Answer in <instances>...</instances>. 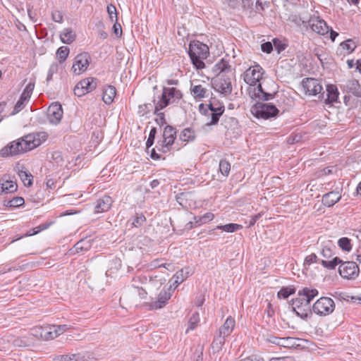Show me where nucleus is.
<instances>
[{"mask_svg": "<svg viewBox=\"0 0 361 361\" xmlns=\"http://www.w3.org/2000/svg\"><path fill=\"white\" fill-rule=\"evenodd\" d=\"M176 129L171 126H166L163 132V140L161 141V150L162 152L166 153L169 151V147L174 143L176 138Z\"/></svg>", "mask_w": 361, "mask_h": 361, "instance_id": "nucleus-10", "label": "nucleus"}, {"mask_svg": "<svg viewBox=\"0 0 361 361\" xmlns=\"http://www.w3.org/2000/svg\"><path fill=\"white\" fill-rule=\"evenodd\" d=\"M69 53L70 49L68 47L63 46L59 47L56 51V56L58 58L59 63H63L68 56Z\"/></svg>", "mask_w": 361, "mask_h": 361, "instance_id": "nucleus-39", "label": "nucleus"}, {"mask_svg": "<svg viewBox=\"0 0 361 361\" xmlns=\"http://www.w3.org/2000/svg\"><path fill=\"white\" fill-rule=\"evenodd\" d=\"M182 97L181 91L176 87H164L159 100H155L156 110H162L170 104H178Z\"/></svg>", "mask_w": 361, "mask_h": 361, "instance_id": "nucleus-3", "label": "nucleus"}, {"mask_svg": "<svg viewBox=\"0 0 361 361\" xmlns=\"http://www.w3.org/2000/svg\"><path fill=\"white\" fill-rule=\"evenodd\" d=\"M335 309V304L334 300L328 297H322L318 299L312 306V311L320 316H326L331 312Z\"/></svg>", "mask_w": 361, "mask_h": 361, "instance_id": "nucleus-5", "label": "nucleus"}, {"mask_svg": "<svg viewBox=\"0 0 361 361\" xmlns=\"http://www.w3.org/2000/svg\"><path fill=\"white\" fill-rule=\"evenodd\" d=\"M31 336H32V334H30L29 336H25L23 337L14 338L12 341V343L15 347H18V348L29 347L33 343V340H32V338Z\"/></svg>", "mask_w": 361, "mask_h": 361, "instance_id": "nucleus-25", "label": "nucleus"}, {"mask_svg": "<svg viewBox=\"0 0 361 361\" xmlns=\"http://www.w3.org/2000/svg\"><path fill=\"white\" fill-rule=\"evenodd\" d=\"M131 221L133 226L138 228L142 226L146 221V217L142 213H136L135 215L131 218Z\"/></svg>", "mask_w": 361, "mask_h": 361, "instance_id": "nucleus-41", "label": "nucleus"}, {"mask_svg": "<svg viewBox=\"0 0 361 361\" xmlns=\"http://www.w3.org/2000/svg\"><path fill=\"white\" fill-rule=\"evenodd\" d=\"M300 341V339L293 337L281 338L280 346L287 348H295L300 345L298 343Z\"/></svg>", "mask_w": 361, "mask_h": 361, "instance_id": "nucleus-33", "label": "nucleus"}, {"mask_svg": "<svg viewBox=\"0 0 361 361\" xmlns=\"http://www.w3.org/2000/svg\"><path fill=\"white\" fill-rule=\"evenodd\" d=\"M222 110L219 109L218 113H212V112H207V116H210L211 120L209 122L207 123V125L208 126H213L216 125L219 121V118L221 116H222Z\"/></svg>", "mask_w": 361, "mask_h": 361, "instance_id": "nucleus-49", "label": "nucleus"}, {"mask_svg": "<svg viewBox=\"0 0 361 361\" xmlns=\"http://www.w3.org/2000/svg\"><path fill=\"white\" fill-rule=\"evenodd\" d=\"M195 132L190 128L183 129L179 135V139L185 142H192L195 140Z\"/></svg>", "mask_w": 361, "mask_h": 361, "instance_id": "nucleus-28", "label": "nucleus"}, {"mask_svg": "<svg viewBox=\"0 0 361 361\" xmlns=\"http://www.w3.org/2000/svg\"><path fill=\"white\" fill-rule=\"evenodd\" d=\"M320 254L324 259H329L334 257V252L330 247L325 245L322 249Z\"/></svg>", "mask_w": 361, "mask_h": 361, "instance_id": "nucleus-54", "label": "nucleus"}, {"mask_svg": "<svg viewBox=\"0 0 361 361\" xmlns=\"http://www.w3.org/2000/svg\"><path fill=\"white\" fill-rule=\"evenodd\" d=\"M225 338L226 336L221 335L218 332V335L215 336L211 345L214 351L219 352L221 350L225 343Z\"/></svg>", "mask_w": 361, "mask_h": 361, "instance_id": "nucleus-35", "label": "nucleus"}, {"mask_svg": "<svg viewBox=\"0 0 361 361\" xmlns=\"http://www.w3.org/2000/svg\"><path fill=\"white\" fill-rule=\"evenodd\" d=\"M52 20L56 23H62L63 21V15L59 11H54L51 13Z\"/></svg>", "mask_w": 361, "mask_h": 361, "instance_id": "nucleus-64", "label": "nucleus"}, {"mask_svg": "<svg viewBox=\"0 0 361 361\" xmlns=\"http://www.w3.org/2000/svg\"><path fill=\"white\" fill-rule=\"evenodd\" d=\"M341 198V195L338 191H331L323 195L322 203L326 207H332L337 203Z\"/></svg>", "mask_w": 361, "mask_h": 361, "instance_id": "nucleus-19", "label": "nucleus"}, {"mask_svg": "<svg viewBox=\"0 0 361 361\" xmlns=\"http://www.w3.org/2000/svg\"><path fill=\"white\" fill-rule=\"evenodd\" d=\"M25 200L22 197H16L12 200H8L6 204V206L8 207H18L24 204Z\"/></svg>", "mask_w": 361, "mask_h": 361, "instance_id": "nucleus-51", "label": "nucleus"}, {"mask_svg": "<svg viewBox=\"0 0 361 361\" xmlns=\"http://www.w3.org/2000/svg\"><path fill=\"white\" fill-rule=\"evenodd\" d=\"M242 227L243 226L240 224L231 223L226 225L217 226L216 228L224 231L228 233H233L238 230H240V228H242Z\"/></svg>", "mask_w": 361, "mask_h": 361, "instance_id": "nucleus-40", "label": "nucleus"}, {"mask_svg": "<svg viewBox=\"0 0 361 361\" xmlns=\"http://www.w3.org/2000/svg\"><path fill=\"white\" fill-rule=\"evenodd\" d=\"M59 71V65L57 63H53L51 64L47 77V82H49L52 80L53 75L54 73H57Z\"/></svg>", "mask_w": 361, "mask_h": 361, "instance_id": "nucleus-56", "label": "nucleus"}, {"mask_svg": "<svg viewBox=\"0 0 361 361\" xmlns=\"http://www.w3.org/2000/svg\"><path fill=\"white\" fill-rule=\"evenodd\" d=\"M304 296H298L291 300L293 310L296 315L302 319H307L312 315V310L310 304H305Z\"/></svg>", "mask_w": 361, "mask_h": 361, "instance_id": "nucleus-6", "label": "nucleus"}, {"mask_svg": "<svg viewBox=\"0 0 361 361\" xmlns=\"http://www.w3.org/2000/svg\"><path fill=\"white\" fill-rule=\"evenodd\" d=\"M319 291L316 288L305 287L298 292V296H304L305 304H310L311 301L318 295Z\"/></svg>", "mask_w": 361, "mask_h": 361, "instance_id": "nucleus-24", "label": "nucleus"}, {"mask_svg": "<svg viewBox=\"0 0 361 361\" xmlns=\"http://www.w3.org/2000/svg\"><path fill=\"white\" fill-rule=\"evenodd\" d=\"M338 273L341 277L346 279H355L360 273V269L355 262H343L338 267Z\"/></svg>", "mask_w": 361, "mask_h": 361, "instance_id": "nucleus-7", "label": "nucleus"}, {"mask_svg": "<svg viewBox=\"0 0 361 361\" xmlns=\"http://www.w3.org/2000/svg\"><path fill=\"white\" fill-rule=\"evenodd\" d=\"M301 84L305 92L310 95H317L322 90L319 81L313 78H304Z\"/></svg>", "mask_w": 361, "mask_h": 361, "instance_id": "nucleus-12", "label": "nucleus"}, {"mask_svg": "<svg viewBox=\"0 0 361 361\" xmlns=\"http://www.w3.org/2000/svg\"><path fill=\"white\" fill-rule=\"evenodd\" d=\"M251 112L258 118L269 119L276 116L279 111L274 104L257 102L251 107Z\"/></svg>", "mask_w": 361, "mask_h": 361, "instance_id": "nucleus-4", "label": "nucleus"}, {"mask_svg": "<svg viewBox=\"0 0 361 361\" xmlns=\"http://www.w3.org/2000/svg\"><path fill=\"white\" fill-rule=\"evenodd\" d=\"M63 111L59 102L52 103L47 110V118L52 124H58L63 117Z\"/></svg>", "mask_w": 361, "mask_h": 361, "instance_id": "nucleus-13", "label": "nucleus"}, {"mask_svg": "<svg viewBox=\"0 0 361 361\" xmlns=\"http://www.w3.org/2000/svg\"><path fill=\"white\" fill-rule=\"evenodd\" d=\"M343 89L348 93H351L357 97H361V86L358 80L355 79H350L345 81L343 85Z\"/></svg>", "mask_w": 361, "mask_h": 361, "instance_id": "nucleus-16", "label": "nucleus"}, {"mask_svg": "<svg viewBox=\"0 0 361 361\" xmlns=\"http://www.w3.org/2000/svg\"><path fill=\"white\" fill-rule=\"evenodd\" d=\"M47 137L45 132L29 133L3 147L0 150V156L7 157L30 151L39 146Z\"/></svg>", "mask_w": 361, "mask_h": 361, "instance_id": "nucleus-1", "label": "nucleus"}, {"mask_svg": "<svg viewBox=\"0 0 361 361\" xmlns=\"http://www.w3.org/2000/svg\"><path fill=\"white\" fill-rule=\"evenodd\" d=\"M34 87H35V84L32 82H29L26 85L25 88L24 89L23 92H22V94L20 95L23 97V99L25 98L27 100H29V99L30 98V97L32 95Z\"/></svg>", "mask_w": 361, "mask_h": 361, "instance_id": "nucleus-53", "label": "nucleus"}, {"mask_svg": "<svg viewBox=\"0 0 361 361\" xmlns=\"http://www.w3.org/2000/svg\"><path fill=\"white\" fill-rule=\"evenodd\" d=\"M338 245L344 251L349 252L352 248L350 240L346 237L340 238L338 241Z\"/></svg>", "mask_w": 361, "mask_h": 361, "instance_id": "nucleus-50", "label": "nucleus"}, {"mask_svg": "<svg viewBox=\"0 0 361 361\" xmlns=\"http://www.w3.org/2000/svg\"><path fill=\"white\" fill-rule=\"evenodd\" d=\"M320 261L321 260L317 257L316 254L312 253L305 257L304 265H310L313 262H320Z\"/></svg>", "mask_w": 361, "mask_h": 361, "instance_id": "nucleus-61", "label": "nucleus"}, {"mask_svg": "<svg viewBox=\"0 0 361 361\" xmlns=\"http://www.w3.org/2000/svg\"><path fill=\"white\" fill-rule=\"evenodd\" d=\"M157 133V128L153 127L149 132L148 139L146 142L147 149H149L152 147L154 142V139Z\"/></svg>", "mask_w": 361, "mask_h": 361, "instance_id": "nucleus-57", "label": "nucleus"}, {"mask_svg": "<svg viewBox=\"0 0 361 361\" xmlns=\"http://www.w3.org/2000/svg\"><path fill=\"white\" fill-rule=\"evenodd\" d=\"M214 69L215 71H219V73L225 72L230 71L231 66L229 65L227 60L222 59L216 64H215Z\"/></svg>", "mask_w": 361, "mask_h": 361, "instance_id": "nucleus-42", "label": "nucleus"}, {"mask_svg": "<svg viewBox=\"0 0 361 361\" xmlns=\"http://www.w3.org/2000/svg\"><path fill=\"white\" fill-rule=\"evenodd\" d=\"M91 61V56L87 52H83L78 54L75 59L72 66L73 73L76 75L85 71Z\"/></svg>", "mask_w": 361, "mask_h": 361, "instance_id": "nucleus-8", "label": "nucleus"}, {"mask_svg": "<svg viewBox=\"0 0 361 361\" xmlns=\"http://www.w3.org/2000/svg\"><path fill=\"white\" fill-rule=\"evenodd\" d=\"M35 331L44 340H51L58 336V333L52 329V325L41 326L36 329Z\"/></svg>", "mask_w": 361, "mask_h": 361, "instance_id": "nucleus-18", "label": "nucleus"}, {"mask_svg": "<svg viewBox=\"0 0 361 361\" xmlns=\"http://www.w3.org/2000/svg\"><path fill=\"white\" fill-rule=\"evenodd\" d=\"M51 224H52L51 222L45 223V224H41L37 227H35L32 229L30 230L25 235V236H31V235H36V234L39 233V232L48 228L51 226Z\"/></svg>", "mask_w": 361, "mask_h": 361, "instance_id": "nucleus-45", "label": "nucleus"}, {"mask_svg": "<svg viewBox=\"0 0 361 361\" xmlns=\"http://www.w3.org/2000/svg\"><path fill=\"white\" fill-rule=\"evenodd\" d=\"M171 289L172 286H170V287L167 290L163 288L159 293L158 298L156 301L146 304V306L147 307L148 310H154L164 307L166 305L167 301L171 297Z\"/></svg>", "mask_w": 361, "mask_h": 361, "instance_id": "nucleus-11", "label": "nucleus"}, {"mask_svg": "<svg viewBox=\"0 0 361 361\" xmlns=\"http://www.w3.org/2000/svg\"><path fill=\"white\" fill-rule=\"evenodd\" d=\"M107 12L109 16V18L111 22L117 21V12L116 8L113 4H109L107 6Z\"/></svg>", "mask_w": 361, "mask_h": 361, "instance_id": "nucleus-55", "label": "nucleus"}, {"mask_svg": "<svg viewBox=\"0 0 361 361\" xmlns=\"http://www.w3.org/2000/svg\"><path fill=\"white\" fill-rule=\"evenodd\" d=\"M85 243V240H81L80 241H78L75 245L74 247L70 250L72 254H75L76 252H79L80 251H82L84 250H87L88 249V247H85L83 246V244Z\"/></svg>", "mask_w": 361, "mask_h": 361, "instance_id": "nucleus-58", "label": "nucleus"}, {"mask_svg": "<svg viewBox=\"0 0 361 361\" xmlns=\"http://www.w3.org/2000/svg\"><path fill=\"white\" fill-rule=\"evenodd\" d=\"M322 265L329 270L334 269L336 267L342 263V260L338 257H334L331 259H321Z\"/></svg>", "mask_w": 361, "mask_h": 361, "instance_id": "nucleus-34", "label": "nucleus"}, {"mask_svg": "<svg viewBox=\"0 0 361 361\" xmlns=\"http://www.w3.org/2000/svg\"><path fill=\"white\" fill-rule=\"evenodd\" d=\"M341 46L343 48V49L348 51V53H351L353 51H354L355 48L356 47L351 40H347L345 42H342L341 44Z\"/></svg>", "mask_w": 361, "mask_h": 361, "instance_id": "nucleus-60", "label": "nucleus"}, {"mask_svg": "<svg viewBox=\"0 0 361 361\" xmlns=\"http://www.w3.org/2000/svg\"><path fill=\"white\" fill-rule=\"evenodd\" d=\"M219 171L224 176L227 177L231 171V164L226 159H221L219 162Z\"/></svg>", "mask_w": 361, "mask_h": 361, "instance_id": "nucleus-44", "label": "nucleus"}, {"mask_svg": "<svg viewBox=\"0 0 361 361\" xmlns=\"http://www.w3.org/2000/svg\"><path fill=\"white\" fill-rule=\"evenodd\" d=\"M60 39L64 44H71L75 39V33L72 29L66 28L61 32Z\"/></svg>", "mask_w": 361, "mask_h": 361, "instance_id": "nucleus-29", "label": "nucleus"}, {"mask_svg": "<svg viewBox=\"0 0 361 361\" xmlns=\"http://www.w3.org/2000/svg\"><path fill=\"white\" fill-rule=\"evenodd\" d=\"M18 185L16 182L11 180H6L0 183V195L3 193H11L16 191Z\"/></svg>", "mask_w": 361, "mask_h": 361, "instance_id": "nucleus-27", "label": "nucleus"}, {"mask_svg": "<svg viewBox=\"0 0 361 361\" xmlns=\"http://www.w3.org/2000/svg\"><path fill=\"white\" fill-rule=\"evenodd\" d=\"M215 89L224 95L232 92V85L229 78H220L215 81Z\"/></svg>", "mask_w": 361, "mask_h": 361, "instance_id": "nucleus-15", "label": "nucleus"}, {"mask_svg": "<svg viewBox=\"0 0 361 361\" xmlns=\"http://www.w3.org/2000/svg\"><path fill=\"white\" fill-rule=\"evenodd\" d=\"M235 325V321L232 317H228L224 324L219 328V333L226 337L228 336L233 331Z\"/></svg>", "mask_w": 361, "mask_h": 361, "instance_id": "nucleus-22", "label": "nucleus"}, {"mask_svg": "<svg viewBox=\"0 0 361 361\" xmlns=\"http://www.w3.org/2000/svg\"><path fill=\"white\" fill-rule=\"evenodd\" d=\"M113 203V200L110 196L104 195L97 200L94 212L102 213L109 211Z\"/></svg>", "mask_w": 361, "mask_h": 361, "instance_id": "nucleus-17", "label": "nucleus"}, {"mask_svg": "<svg viewBox=\"0 0 361 361\" xmlns=\"http://www.w3.org/2000/svg\"><path fill=\"white\" fill-rule=\"evenodd\" d=\"M73 92L74 94L78 97H80L87 93V92H85L83 86L80 85V82L74 87Z\"/></svg>", "mask_w": 361, "mask_h": 361, "instance_id": "nucleus-62", "label": "nucleus"}, {"mask_svg": "<svg viewBox=\"0 0 361 361\" xmlns=\"http://www.w3.org/2000/svg\"><path fill=\"white\" fill-rule=\"evenodd\" d=\"M51 159L58 164L63 162L62 153L59 151H55L51 154Z\"/></svg>", "mask_w": 361, "mask_h": 361, "instance_id": "nucleus-63", "label": "nucleus"}, {"mask_svg": "<svg viewBox=\"0 0 361 361\" xmlns=\"http://www.w3.org/2000/svg\"><path fill=\"white\" fill-rule=\"evenodd\" d=\"M326 101L329 103H333L337 101L338 97V92L336 85H328L326 86Z\"/></svg>", "mask_w": 361, "mask_h": 361, "instance_id": "nucleus-32", "label": "nucleus"}, {"mask_svg": "<svg viewBox=\"0 0 361 361\" xmlns=\"http://www.w3.org/2000/svg\"><path fill=\"white\" fill-rule=\"evenodd\" d=\"M97 85V79L94 78H87L80 81V85H82L85 92H90L93 91Z\"/></svg>", "mask_w": 361, "mask_h": 361, "instance_id": "nucleus-30", "label": "nucleus"}, {"mask_svg": "<svg viewBox=\"0 0 361 361\" xmlns=\"http://www.w3.org/2000/svg\"><path fill=\"white\" fill-rule=\"evenodd\" d=\"M276 94V92L274 91L273 92H266L261 83H259L257 87L255 89L254 95L255 98H257L259 100L262 101H269L274 98Z\"/></svg>", "mask_w": 361, "mask_h": 361, "instance_id": "nucleus-20", "label": "nucleus"}, {"mask_svg": "<svg viewBox=\"0 0 361 361\" xmlns=\"http://www.w3.org/2000/svg\"><path fill=\"white\" fill-rule=\"evenodd\" d=\"M147 282V278L146 276L140 275L135 276L133 279L132 286L136 289L141 288V284H145Z\"/></svg>", "mask_w": 361, "mask_h": 361, "instance_id": "nucleus-48", "label": "nucleus"}, {"mask_svg": "<svg viewBox=\"0 0 361 361\" xmlns=\"http://www.w3.org/2000/svg\"><path fill=\"white\" fill-rule=\"evenodd\" d=\"M18 173L25 186L29 187L32 185L33 176L30 172L22 169L19 170Z\"/></svg>", "mask_w": 361, "mask_h": 361, "instance_id": "nucleus-36", "label": "nucleus"}, {"mask_svg": "<svg viewBox=\"0 0 361 361\" xmlns=\"http://www.w3.org/2000/svg\"><path fill=\"white\" fill-rule=\"evenodd\" d=\"M199 322H200V315H199V313L196 312L193 313L192 314V316L190 317V318L188 321V327L186 329L185 333L188 334L189 332V331H192V330L195 329L197 327Z\"/></svg>", "mask_w": 361, "mask_h": 361, "instance_id": "nucleus-38", "label": "nucleus"}, {"mask_svg": "<svg viewBox=\"0 0 361 361\" xmlns=\"http://www.w3.org/2000/svg\"><path fill=\"white\" fill-rule=\"evenodd\" d=\"M152 107L153 106L152 104H145L143 105H140L138 113L140 116H145L150 112V111L152 109Z\"/></svg>", "mask_w": 361, "mask_h": 361, "instance_id": "nucleus-59", "label": "nucleus"}, {"mask_svg": "<svg viewBox=\"0 0 361 361\" xmlns=\"http://www.w3.org/2000/svg\"><path fill=\"white\" fill-rule=\"evenodd\" d=\"M54 361H82L80 354H67L56 357Z\"/></svg>", "mask_w": 361, "mask_h": 361, "instance_id": "nucleus-37", "label": "nucleus"}, {"mask_svg": "<svg viewBox=\"0 0 361 361\" xmlns=\"http://www.w3.org/2000/svg\"><path fill=\"white\" fill-rule=\"evenodd\" d=\"M214 215L212 213L207 212L200 216H194V223L195 226H200L202 224L211 221L214 219ZM189 224L191 225L190 228H192L193 222L190 221Z\"/></svg>", "mask_w": 361, "mask_h": 361, "instance_id": "nucleus-31", "label": "nucleus"}, {"mask_svg": "<svg viewBox=\"0 0 361 361\" xmlns=\"http://www.w3.org/2000/svg\"><path fill=\"white\" fill-rule=\"evenodd\" d=\"M153 102H154V114H155L157 116V118H155V121L159 126H162L166 123V121L165 118V114H164V113L159 112L160 110H157V111L156 110L155 99H154Z\"/></svg>", "mask_w": 361, "mask_h": 361, "instance_id": "nucleus-47", "label": "nucleus"}, {"mask_svg": "<svg viewBox=\"0 0 361 361\" xmlns=\"http://www.w3.org/2000/svg\"><path fill=\"white\" fill-rule=\"evenodd\" d=\"M116 94V87L113 85H106L103 88L102 100L106 104H111Z\"/></svg>", "mask_w": 361, "mask_h": 361, "instance_id": "nucleus-21", "label": "nucleus"}, {"mask_svg": "<svg viewBox=\"0 0 361 361\" xmlns=\"http://www.w3.org/2000/svg\"><path fill=\"white\" fill-rule=\"evenodd\" d=\"M28 100L27 99H23V97L20 96L18 102H16V105L14 106L12 115L16 114L18 112H20L25 106V103L27 102Z\"/></svg>", "mask_w": 361, "mask_h": 361, "instance_id": "nucleus-52", "label": "nucleus"}, {"mask_svg": "<svg viewBox=\"0 0 361 361\" xmlns=\"http://www.w3.org/2000/svg\"><path fill=\"white\" fill-rule=\"evenodd\" d=\"M295 293V288L293 287H283L278 293L279 298L284 299L288 298L290 295Z\"/></svg>", "mask_w": 361, "mask_h": 361, "instance_id": "nucleus-46", "label": "nucleus"}, {"mask_svg": "<svg viewBox=\"0 0 361 361\" xmlns=\"http://www.w3.org/2000/svg\"><path fill=\"white\" fill-rule=\"evenodd\" d=\"M190 275V271L188 267H185L178 271L172 278L173 280V286H175L173 289L182 283Z\"/></svg>", "mask_w": 361, "mask_h": 361, "instance_id": "nucleus-23", "label": "nucleus"}, {"mask_svg": "<svg viewBox=\"0 0 361 361\" xmlns=\"http://www.w3.org/2000/svg\"><path fill=\"white\" fill-rule=\"evenodd\" d=\"M188 54L192 64L197 69H202L205 67L203 59H206L209 54L207 44L199 41L191 42Z\"/></svg>", "mask_w": 361, "mask_h": 361, "instance_id": "nucleus-2", "label": "nucleus"}, {"mask_svg": "<svg viewBox=\"0 0 361 361\" xmlns=\"http://www.w3.org/2000/svg\"><path fill=\"white\" fill-rule=\"evenodd\" d=\"M223 124L227 129H234L237 127L238 121L234 117L226 116L223 120Z\"/></svg>", "mask_w": 361, "mask_h": 361, "instance_id": "nucleus-43", "label": "nucleus"}, {"mask_svg": "<svg viewBox=\"0 0 361 361\" xmlns=\"http://www.w3.org/2000/svg\"><path fill=\"white\" fill-rule=\"evenodd\" d=\"M264 71L259 65H255L249 68L245 73L244 80L250 85L255 86L257 83L262 79Z\"/></svg>", "mask_w": 361, "mask_h": 361, "instance_id": "nucleus-9", "label": "nucleus"}, {"mask_svg": "<svg viewBox=\"0 0 361 361\" xmlns=\"http://www.w3.org/2000/svg\"><path fill=\"white\" fill-rule=\"evenodd\" d=\"M308 25L314 32L324 35L329 32V27L326 23L319 17L310 18L307 22Z\"/></svg>", "mask_w": 361, "mask_h": 361, "instance_id": "nucleus-14", "label": "nucleus"}, {"mask_svg": "<svg viewBox=\"0 0 361 361\" xmlns=\"http://www.w3.org/2000/svg\"><path fill=\"white\" fill-rule=\"evenodd\" d=\"M190 91L196 99H201L209 96L208 90L202 85H191Z\"/></svg>", "mask_w": 361, "mask_h": 361, "instance_id": "nucleus-26", "label": "nucleus"}]
</instances>
